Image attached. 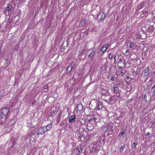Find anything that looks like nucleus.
<instances>
[{"instance_id":"f257e3e1","label":"nucleus","mask_w":155,"mask_h":155,"mask_svg":"<svg viewBox=\"0 0 155 155\" xmlns=\"http://www.w3.org/2000/svg\"><path fill=\"white\" fill-rule=\"evenodd\" d=\"M8 108H2L0 110V124H3L5 121L9 112Z\"/></svg>"},{"instance_id":"f03ea898","label":"nucleus","mask_w":155,"mask_h":155,"mask_svg":"<svg viewBox=\"0 0 155 155\" xmlns=\"http://www.w3.org/2000/svg\"><path fill=\"white\" fill-rule=\"evenodd\" d=\"M106 15L103 12H100L97 16V18L99 22L102 21L105 19Z\"/></svg>"},{"instance_id":"7ed1b4c3","label":"nucleus","mask_w":155,"mask_h":155,"mask_svg":"<svg viewBox=\"0 0 155 155\" xmlns=\"http://www.w3.org/2000/svg\"><path fill=\"white\" fill-rule=\"evenodd\" d=\"M126 65V61L125 60H122L120 58L119 59L118 61L117 66L120 68H123Z\"/></svg>"},{"instance_id":"20e7f679","label":"nucleus","mask_w":155,"mask_h":155,"mask_svg":"<svg viewBox=\"0 0 155 155\" xmlns=\"http://www.w3.org/2000/svg\"><path fill=\"white\" fill-rule=\"evenodd\" d=\"M46 129L45 127L44 126L40 127L37 131V134L39 135L44 134L47 132Z\"/></svg>"},{"instance_id":"39448f33","label":"nucleus","mask_w":155,"mask_h":155,"mask_svg":"<svg viewBox=\"0 0 155 155\" xmlns=\"http://www.w3.org/2000/svg\"><path fill=\"white\" fill-rule=\"evenodd\" d=\"M103 103L101 102H97L96 103V107L94 108V110H100L103 108Z\"/></svg>"},{"instance_id":"423d86ee","label":"nucleus","mask_w":155,"mask_h":155,"mask_svg":"<svg viewBox=\"0 0 155 155\" xmlns=\"http://www.w3.org/2000/svg\"><path fill=\"white\" fill-rule=\"evenodd\" d=\"M83 106L81 104H78L77 106L75 108V109L77 110V111L78 112L79 111V112L82 111L83 110Z\"/></svg>"},{"instance_id":"0eeeda50","label":"nucleus","mask_w":155,"mask_h":155,"mask_svg":"<svg viewBox=\"0 0 155 155\" xmlns=\"http://www.w3.org/2000/svg\"><path fill=\"white\" fill-rule=\"evenodd\" d=\"M86 22V19H84L81 20L79 24V27H84L85 25Z\"/></svg>"},{"instance_id":"6e6552de","label":"nucleus","mask_w":155,"mask_h":155,"mask_svg":"<svg viewBox=\"0 0 155 155\" xmlns=\"http://www.w3.org/2000/svg\"><path fill=\"white\" fill-rule=\"evenodd\" d=\"M75 119L76 117L75 116L71 115L69 118V122L70 123H73L75 121Z\"/></svg>"},{"instance_id":"1a4fd4ad","label":"nucleus","mask_w":155,"mask_h":155,"mask_svg":"<svg viewBox=\"0 0 155 155\" xmlns=\"http://www.w3.org/2000/svg\"><path fill=\"white\" fill-rule=\"evenodd\" d=\"M109 97V94H102L101 98L102 99L106 101H108L107 98Z\"/></svg>"},{"instance_id":"9d476101","label":"nucleus","mask_w":155,"mask_h":155,"mask_svg":"<svg viewBox=\"0 0 155 155\" xmlns=\"http://www.w3.org/2000/svg\"><path fill=\"white\" fill-rule=\"evenodd\" d=\"M109 127V126L107 124H104L101 127V130L105 132H106Z\"/></svg>"},{"instance_id":"9b49d317","label":"nucleus","mask_w":155,"mask_h":155,"mask_svg":"<svg viewBox=\"0 0 155 155\" xmlns=\"http://www.w3.org/2000/svg\"><path fill=\"white\" fill-rule=\"evenodd\" d=\"M109 46V44H106L104 45L102 48L101 51H102L103 52H104L105 51H106L107 48H108Z\"/></svg>"},{"instance_id":"f8f14e48","label":"nucleus","mask_w":155,"mask_h":155,"mask_svg":"<svg viewBox=\"0 0 155 155\" xmlns=\"http://www.w3.org/2000/svg\"><path fill=\"white\" fill-rule=\"evenodd\" d=\"M149 73V67H147L144 70V75L145 76L147 77Z\"/></svg>"},{"instance_id":"ddd939ff","label":"nucleus","mask_w":155,"mask_h":155,"mask_svg":"<svg viewBox=\"0 0 155 155\" xmlns=\"http://www.w3.org/2000/svg\"><path fill=\"white\" fill-rule=\"evenodd\" d=\"M52 123H50L49 124H48L46 126H45V128L46 129V130L47 131L50 130L52 127Z\"/></svg>"},{"instance_id":"4468645a","label":"nucleus","mask_w":155,"mask_h":155,"mask_svg":"<svg viewBox=\"0 0 155 155\" xmlns=\"http://www.w3.org/2000/svg\"><path fill=\"white\" fill-rule=\"evenodd\" d=\"M13 8V4H10L8 5V7L6 8V10L8 12L11 11L12 9Z\"/></svg>"},{"instance_id":"2eb2a0df","label":"nucleus","mask_w":155,"mask_h":155,"mask_svg":"<svg viewBox=\"0 0 155 155\" xmlns=\"http://www.w3.org/2000/svg\"><path fill=\"white\" fill-rule=\"evenodd\" d=\"M72 68L70 66H69L67 68V70L66 71V73L67 74H69L71 71H72Z\"/></svg>"},{"instance_id":"dca6fc26","label":"nucleus","mask_w":155,"mask_h":155,"mask_svg":"<svg viewBox=\"0 0 155 155\" xmlns=\"http://www.w3.org/2000/svg\"><path fill=\"white\" fill-rule=\"evenodd\" d=\"M95 54V51H92L88 55V58H92V57Z\"/></svg>"},{"instance_id":"f3484780","label":"nucleus","mask_w":155,"mask_h":155,"mask_svg":"<svg viewBox=\"0 0 155 155\" xmlns=\"http://www.w3.org/2000/svg\"><path fill=\"white\" fill-rule=\"evenodd\" d=\"M77 149L79 153H80L82 152L83 149L81 148V147H80L79 146L77 147Z\"/></svg>"},{"instance_id":"a211bd4d","label":"nucleus","mask_w":155,"mask_h":155,"mask_svg":"<svg viewBox=\"0 0 155 155\" xmlns=\"http://www.w3.org/2000/svg\"><path fill=\"white\" fill-rule=\"evenodd\" d=\"M125 147V146L124 145L121 146L120 148V152L121 153L124 151V149Z\"/></svg>"},{"instance_id":"6ab92c4d","label":"nucleus","mask_w":155,"mask_h":155,"mask_svg":"<svg viewBox=\"0 0 155 155\" xmlns=\"http://www.w3.org/2000/svg\"><path fill=\"white\" fill-rule=\"evenodd\" d=\"M135 44L134 43L131 42L130 43L129 45V47L130 48H134V47H135Z\"/></svg>"},{"instance_id":"aec40b11","label":"nucleus","mask_w":155,"mask_h":155,"mask_svg":"<svg viewBox=\"0 0 155 155\" xmlns=\"http://www.w3.org/2000/svg\"><path fill=\"white\" fill-rule=\"evenodd\" d=\"M137 144V143H133L132 144V145H131V148L132 149H134L135 147L136 146V145Z\"/></svg>"},{"instance_id":"412c9836","label":"nucleus","mask_w":155,"mask_h":155,"mask_svg":"<svg viewBox=\"0 0 155 155\" xmlns=\"http://www.w3.org/2000/svg\"><path fill=\"white\" fill-rule=\"evenodd\" d=\"M124 134V131H123V130H122L121 132L119 134V136L120 137H121Z\"/></svg>"},{"instance_id":"4be33fe9","label":"nucleus","mask_w":155,"mask_h":155,"mask_svg":"<svg viewBox=\"0 0 155 155\" xmlns=\"http://www.w3.org/2000/svg\"><path fill=\"white\" fill-rule=\"evenodd\" d=\"M113 56L114 55L112 54H110L109 56V58L110 59H112L113 57Z\"/></svg>"},{"instance_id":"5701e85b","label":"nucleus","mask_w":155,"mask_h":155,"mask_svg":"<svg viewBox=\"0 0 155 155\" xmlns=\"http://www.w3.org/2000/svg\"><path fill=\"white\" fill-rule=\"evenodd\" d=\"M75 65V63L74 62H72L71 63V64L69 66H70L71 67L73 68L74 67V66Z\"/></svg>"},{"instance_id":"b1692460","label":"nucleus","mask_w":155,"mask_h":155,"mask_svg":"<svg viewBox=\"0 0 155 155\" xmlns=\"http://www.w3.org/2000/svg\"><path fill=\"white\" fill-rule=\"evenodd\" d=\"M117 88V85L116 84L114 85V87H113L114 91V92L115 91H116Z\"/></svg>"},{"instance_id":"393cba45","label":"nucleus","mask_w":155,"mask_h":155,"mask_svg":"<svg viewBox=\"0 0 155 155\" xmlns=\"http://www.w3.org/2000/svg\"><path fill=\"white\" fill-rule=\"evenodd\" d=\"M143 99L146 102L147 101V96L146 94L144 95Z\"/></svg>"},{"instance_id":"a878e982","label":"nucleus","mask_w":155,"mask_h":155,"mask_svg":"<svg viewBox=\"0 0 155 155\" xmlns=\"http://www.w3.org/2000/svg\"><path fill=\"white\" fill-rule=\"evenodd\" d=\"M132 74L134 75L135 76L136 75H137V74H138V73H135V71L134 70H133L132 71Z\"/></svg>"},{"instance_id":"bb28decb","label":"nucleus","mask_w":155,"mask_h":155,"mask_svg":"<svg viewBox=\"0 0 155 155\" xmlns=\"http://www.w3.org/2000/svg\"><path fill=\"white\" fill-rule=\"evenodd\" d=\"M114 78L113 76H111L110 77V80L114 81Z\"/></svg>"},{"instance_id":"cd10ccee","label":"nucleus","mask_w":155,"mask_h":155,"mask_svg":"<svg viewBox=\"0 0 155 155\" xmlns=\"http://www.w3.org/2000/svg\"><path fill=\"white\" fill-rule=\"evenodd\" d=\"M44 91L45 92H47V88H46L45 87L44 88Z\"/></svg>"},{"instance_id":"c85d7f7f","label":"nucleus","mask_w":155,"mask_h":155,"mask_svg":"<svg viewBox=\"0 0 155 155\" xmlns=\"http://www.w3.org/2000/svg\"><path fill=\"white\" fill-rule=\"evenodd\" d=\"M153 95H155V89L153 91Z\"/></svg>"},{"instance_id":"c756f323","label":"nucleus","mask_w":155,"mask_h":155,"mask_svg":"<svg viewBox=\"0 0 155 155\" xmlns=\"http://www.w3.org/2000/svg\"><path fill=\"white\" fill-rule=\"evenodd\" d=\"M97 117H94V119L95 120H97Z\"/></svg>"},{"instance_id":"7c9ffc66","label":"nucleus","mask_w":155,"mask_h":155,"mask_svg":"<svg viewBox=\"0 0 155 155\" xmlns=\"http://www.w3.org/2000/svg\"><path fill=\"white\" fill-rule=\"evenodd\" d=\"M120 74L122 75H123L124 74V73L123 72H121Z\"/></svg>"},{"instance_id":"2f4dec72","label":"nucleus","mask_w":155,"mask_h":155,"mask_svg":"<svg viewBox=\"0 0 155 155\" xmlns=\"http://www.w3.org/2000/svg\"><path fill=\"white\" fill-rule=\"evenodd\" d=\"M116 55H117V54H115V55H114V60L115 61V60L116 57Z\"/></svg>"},{"instance_id":"473e14b6","label":"nucleus","mask_w":155,"mask_h":155,"mask_svg":"<svg viewBox=\"0 0 155 155\" xmlns=\"http://www.w3.org/2000/svg\"><path fill=\"white\" fill-rule=\"evenodd\" d=\"M150 133L149 132H147L146 134V135L148 136H149L150 135Z\"/></svg>"},{"instance_id":"72a5a7b5","label":"nucleus","mask_w":155,"mask_h":155,"mask_svg":"<svg viewBox=\"0 0 155 155\" xmlns=\"http://www.w3.org/2000/svg\"><path fill=\"white\" fill-rule=\"evenodd\" d=\"M129 51L128 49L126 51H125V53H127Z\"/></svg>"},{"instance_id":"f704fd0d","label":"nucleus","mask_w":155,"mask_h":155,"mask_svg":"<svg viewBox=\"0 0 155 155\" xmlns=\"http://www.w3.org/2000/svg\"><path fill=\"white\" fill-rule=\"evenodd\" d=\"M155 87V85H154L152 88L151 89L152 90Z\"/></svg>"},{"instance_id":"c9c22d12","label":"nucleus","mask_w":155,"mask_h":155,"mask_svg":"<svg viewBox=\"0 0 155 155\" xmlns=\"http://www.w3.org/2000/svg\"><path fill=\"white\" fill-rule=\"evenodd\" d=\"M153 124L154 125H155V121H154V123H153Z\"/></svg>"},{"instance_id":"e433bc0d","label":"nucleus","mask_w":155,"mask_h":155,"mask_svg":"<svg viewBox=\"0 0 155 155\" xmlns=\"http://www.w3.org/2000/svg\"><path fill=\"white\" fill-rule=\"evenodd\" d=\"M1 48H0V53H1Z\"/></svg>"},{"instance_id":"4c0bfd02","label":"nucleus","mask_w":155,"mask_h":155,"mask_svg":"<svg viewBox=\"0 0 155 155\" xmlns=\"http://www.w3.org/2000/svg\"><path fill=\"white\" fill-rule=\"evenodd\" d=\"M92 119H91L89 120V121H91V120H92Z\"/></svg>"},{"instance_id":"58836bf2","label":"nucleus","mask_w":155,"mask_h":155,"mask_svg":"<svg viewBox=\"0 0 155 155\" xmlns=\"http://www.w3.org/2000/svg\"><path fill=\"white\" fill-rule=\"evenodd\" d=\"M119 95H117V97H119Z\"/></svg>"},{"instance_id":"ea45409f","label":"nucleus","mask_w":155,"mask_h":155,"mask_svg":"<svg viewBox=\"0 0 155 155\" xmlns=\"http://www.w3.org/2000/svg\"><path fill=\"white\" fill-rule=\"evenodd\" d=\"M33 104H34V103H32V105Z\"/></svg>"},{"instance_id":"a19ab883","label":"nucleus","mask_w":155,"mask_h":155,"mask_svg":"<svg viewBox=\"0 0 155 155\" xmlns=\"http://www.w3.org/2000/svg\"><path fill=\"white\" fill-rule=\"evenodd\" d=\"M33 104H34V103H32V105Z\"/></svg>"},{"instance_id":"79ce46f5","label":"nucleus","mask_w":155,"mask_h":155,"mask_svg":"<svg viewBox=\"0 0 155 155\" xmlns=\"http://www.w3.org/2000/svg\"><path fill=\"white\" fill-rule=\"evenodd\" d=\"M109 99H110V97H109Z\"/></svg>"},{"instance_id":"37998d69","label":"nucleus","mask_w":155,"mask_h":155,"mask_svg":"<svg viewBox=\"0 0 155 155\" xmlns=\"http://www.w3.org/2000/svg\"><path fill=\"white\" fill-rule=\"evenodd\" d=\"M107 103H108V101H107Z\"/></svg>"},{"instance_id":"c03bdc74","label":"nucleus","mask_w":155,"mask_h":155,"mask_svg":"<svg viewBox=\"0 0 155 155\" xmlns=\"http://www.w3.org/2000/svg\"><path fill=\"white\" fill-rule=\"evenodd\" d=\"M154 85H155V84Z\"/></svg>"}]
</instances>
